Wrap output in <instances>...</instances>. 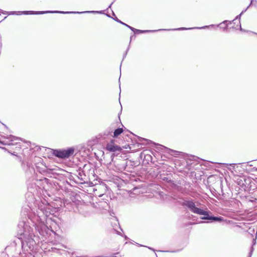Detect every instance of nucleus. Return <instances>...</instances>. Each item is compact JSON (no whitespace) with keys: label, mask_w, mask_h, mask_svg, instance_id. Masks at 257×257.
Wrapping results in <instances>:
<instances>
[{"label":"nucleus","mask_w":257,"mask_h":257,"mask_svg":"<svg viewBox=\"0 0 257 257\" xmlns=\"http://www.w3.org/2000/svg\"><path fill=\"white\" fill-rule=\"evenodd\" d=\"M106 16H107V17H108L109 18H111V17L109 15H106Z\"/></svg>","instance_id":"nucleus-37"},{"label":"nucleus","mask_w":257,"mask_h":257,"mask_svg":"<svg viewBox=\"0 0 257 257\" xmlns=\"http://www.w3.org/2000/svg\"><path fill=\"white\" fill-rule=\"evenodd\" d=\"M191 157L193 158V159H194L195 160V158H197V159H199V158L196 157H195L194 156H191Z\"/></svg>","instance_id":"nucleus-32"},{"label":"nucleus","mask_w":257,"mask_h":257,"mask_svg":"<svg viewBox=\"0 0 257 257\" xmlns=\"http://www.w3.org/2000/svg\"><path fill=\"white\" fill-rule=\"evenodd\" d=\"M46 167L44 166L43 168H40L39 167H37V171H39L41 174H43L46 172Z\"/></svg>","instance_id":"nucleus-21"},{"label":"nucleus","mask_w":257,"mask_h":257,"mask_svg":"<svg viewBox=\"0 0 257 257\" xmlns=\"http://www.w3.org/2000/svg\"><path fill=\"white\" fill-rule=\"evenodd\" d=\"M239 26H240V31H244V30H243L241 28V24H240V22H239Z\"/></svg>","instance_id":"nucleus-31"},{"label":"nucleus","mask_w":257,"mask_h":257,"mask_svg":"<svg viewBox=\"0 0 257 257\" xmlns=\"http://www.w3.org/2000/svg\"><path fill=\"white\" fill-rule=\"evenodd\" d=\"M124 238L125 239H127V237L126 235H124Z\"/></svg>","instance_id":"nucleus-34"},{"label":"nucleus","mask_w":257,"mask_h":257,"mask_svg":"<svg viewBox=\"0 0 257 257\" xmlns=\"http://www.w3.org/2000/svg\"><path fill=\"white\" fill-rule=\"evenodd\" d=\"M155 256H156V257H158L157 254L156 253H155Z\"/></svg>","instance_id":"nucleus-39"},{"label":"nucleus","mask_w":257,"mask_h":257,"mask_svg":"<svg viewBox=\"0 0 257 257\" xmlns=\"http://www.w3.org/2000/svg\"><path fill=\"white\" fill-rule=\"evenodd\" d=\"M253 169L255 170H256L257 171V168H253Z\"/></svg>","instance_id":"nucleus-36"},{"label":"nucleus","mask_w":257,"mask_h":257,"mask_svg":"<svg viewBox=\"0 0 257 257\" xmlns=\"http://www.w3.org/2000/svg\"><path fill=\"white\" fill-rule=\"evenodd\" d=\"M112 14L115 17L114 18H113V19L117 22V23H119V24H122V25H124L125 26V27H127L128 29H130V28L132 27V26H129L128 25L122 22V21H121L120 20H119L116 16H115V14L114 13V12H112Z\"/></svg>","instance_id":"nucleus-18"},{"label":"nucleus","mask_w":257,"mask_h":257,"mask_svg":"<svg viewBox=\"0 0 257 257\" xmlns=\"http://www.w3.org/2000/svg\"><path fill=\"white\" fill-rule=\"evenodd\" d=\"M20 15H43L45 14H63V11H18Z\"/></svg>","instance_id":"nucleus-9"},{"label":"nucleus","mask_w":257,"mask_h":257,"mask_svg":"<svg viewBox=\"0 0 257 257\" xmlns=\"http://www.w3.org/2000/svg\"><path fill=\"white\" fill-rule=\"evenodd\" d=\"M162 251V252H176V251H174V250H173V251H169V250L163 251V250H162V251Z\"/></svg>","instance_id":"nucleus-30"},{"label":"nucleus","mask_w":257,"mask_h":257,"mask_svg":"<svg viewBox=\"0 0 257 257\" xmlns=\"http://www.w3.org/2000/svg\"><path fill=\"white\" fill-rule=\"evenodd\" d=\"M18 227V237L13 243L16 246H21L24 251H33L36 243L33 238L34 235L31 232V228L24 221L19 222Z\"/></svg>","instance_id":"nucleus-2"},{"label":"nucleus","mask_w":257,"mask_h":257,"mask_svg":"<svg viewBox=\"0 0 257 257\" xmlns=\"http://www.w3.org/2000/svg\"><path fill=\"white\" fill-rule=\"evenodd\" d=\"M123 132V128L121 127H118L114 130L113 132L112 137L114 138H117Z\"/></svg>","instance_id":"nucleus-17"},{"label":"nucleus","mask_w":257,"mask_h":257,"mask_svg":"<svg viewBox=\"0 0 257 257\" xmlns=\"http://www.w3.org/2000/svg\"><path fill=\"white\" fill-rule=\"evenodd\" d=\"M113 159H112V161L114 163V165L116 171L120 172L125 171V160H118L113 161Z\"/></svg>","instance_id":"nucleus-10"},{"label":"nucleus","mask_w":257,"mask_h":257,"mask_svg":"<svg viewBox=\"0 0 257 257\" xmlns=\"http://www.w3.org/2000/svg\"><path fill=\"white\" fill-rule=\"evenodd\" d=\"M129 49H130V46H128L127 48V50L125 52V53L123 54V59L126 57V55H127V52L129 50Z\"/></svg>","instance_id":"nucleus-27"},{"label":"nucleus","mask_w":257,"mask_h":257,"mask_svg":"<svg viewBox=\"0 0 257 257\" xmlns=\"http://www.w3.org/2000/svg\"><path fill=\"white\" fill-rule=\"evenodd\" d=\"M242 15H241V13H240L239 15H237L233 20H232V21H231V23H234L235 24L234 21H236V20H238L239 21V22H240V20L241 16Z\"/></svg>","instance_id":"nucleus-22"},{"label":"nucleus","mask_w":257,"mask_h":257,"mask_svg":"<svg viewBox=\"0 0 257 257\" xmlns=\"http://www.w3.org/2000/svg\"><path fill=\"white\" fill-rule=\"evenodd\" d=\"M112 4H113V2H112V3H111L109 5V6H108V8H111V5H112Z\"/></svg>","instance_id":"nucleus-33"},{"label":"nucleus","mask_w":257,"mask_h":257,"mask_svg":"<svg viewBox=\"0 0 257 257\" xmlns=\"http://www.w3.org/2000/svg\"><path fill=\"white\" fill-rule=\"evenodd\" d=\"M159 177L163 183H165L171 188H175L176 187L177 185L172 180V175L171 174H167V175L164 174H161Z\"/></svg>","instance_id":"nucleus-8"},{"label":"nucleus","mask_w":257,"mask_h":257,"mask_svg":"<svg viewBox=\"0 0 257 257\" xmlns=\"http://www.w3.org/2000/svg\"><path fill=\"white\" fill-rule=\"evenodd\" d=\"M137 244H138V245L140 246H145V247H146L148 248L149 249L152 250H153L154 252H155V251H156V250L154 248H152L151 247L147 246H145V245H142V244H139V243H137Z\"/></svg>","instance_id":"nucleus-24"},{"label":"nucleus","mask_w":257,"mask_h":257,"mask_svg":"<svg viewBox=\"0 0 257 257\" xmlns=\"http://www.w3.org/2000/svg\"><path fill=\"white\" fill-rule=\"evenodd\" d=\"M5 139L3 140V143H1V144L3 145H8V146H14L17 145L18 146L19 148H20L21 145L20 143H17L15 142L16 141H22V139L19 137H15L13 135H9L5 136L4 138Z\"/></svg>","instance_id":"nucleus-7"},{"label":"nucleus","mask_w":257,"mask_h":257,"mask_svg":"<svg viewBox=\"0 0 257 257\" xmlns=\"http://www.w3.org/2000/svg\"><path fill=\"white\" fill-rule=\"evenodd\" d=\"M138 142L143 145H149L150 144H153L155 145H157V146H159L160 148H161L162 150L164 149V151L165 152H167L172 155H177L179 153H181L180 152H179L177 151H175V150H172L171 149H169V148L166 147L163 145L156 144L155 143L153 142L152 141L149 140L147 139H145V138H142L140 137H138Z\"/></svg>","instance_id":"nucleus-6"},{"label":"nucleus","mask_w":257,"mask_h":257,"mask_svg":"<svg viewBox=\"0 0 257 257\" xmlns=\"http://www.w3.org/2000/svg\"><path fill=\"white\" fill-rule=\"evenodd\" d=\"M40 181L44 182V183L48 184L49 183L50 180H49V179H48L47 178L43 177L42 179H40Z\"/></svg>","instance_id":"nucleus-23"},{"label":"nucleus","mask_w":257,"mask_h":257,"mask_svg":"<svg viewBox=\"0 0 257 257\" xmlns=\"http://www.w3.org/2000/svg\"><path fill=\"white\" fill-rule=\"evenodd\" d=\"M114 231H115V232H116V233L117 234H118V235H121L120 232H119V231H116L115 229H114Z\"/></svg>","instance_id":"nucleus-28"},{"label":"nucleus","mask_w":257,"mask_h":257,"mask_svg":"<svg viewBox=\"0 0 257 257\" xmlns=\"http://www.w3.org/2000/svg\"><path fill=\"white\" fill-rule=\"evenodd\" d=\"M145 159H146L147 160H149L150 159H152V157L150 155H147L145 156Z\"/></svg>","instance_id":"nucleus-25"},{"label":"nucleus","mask_w":257,"mask_h":257,"mask_svg":"<svg viewBox=\"0 0 257 257\" xmlns=\"http://www.w3.org/2000/svg\"><path fill=\"white\" fill-rule=\"evenodd\" d=\"M254 1L256 3L257 2L256 0H251L250 3L249 5H248V6L245 9L243 10L241 12V15H243L247 11V10L252 5L253 2Z\"/></svg>","instance_id":"nucleus-20"},{"label":"nucleus","mask_w":257,"mask_h":257,"mask_svg":"<svg viewBox=\"0 0 257 257\" xmlns=\"http://www.w3.org/2000/svg\"><path fill=\"white\" fill-rule=\"evenodd\" d=\"M196 202L194 200L190 199H183V201L181 203V205L187 208L191 212L202 215L200 217L202 220H207V221H201L200 223H212V222H221L223 221L224 218L222 216H215L212 215V213L209 211L207 208L205 209L198 207V204H200L199 202Z\"/></svg>","instance_id":"nucleus-3"},{"label":"nucleus","mask_w":257,"mask_h":257,"mask_svg":"<svg viewBox=\"0 0 257 257\" xmlns=\"http://www.w3.org/2000/svg\"><path fill=\"white\" fill-rule=\"evenodd\" d=\"M103 14L104 12L103 11H83V12H76V11H63V14Z\"/></svg>","instance_id":"nucleus-12"},{"label":"nucleus","mask_w":257,"mask_h":257,"mask_svg":"<svg viewBox=\"0 0 257 257\" xmlns=\"http://www.w3.org/2000/svg\"><path fill=\"white\" fill-rule=\"evenodd\" d=\"M56 210V208L53 207L49 204L43 205L39 206L36 212H34L33 215H29V218L34 224L35 229L39 232L42 239H46L52 233L55 234L51 225L49 228L47 224L49 221H53L56 224L53 217L55 216L54 214Z\"/></svg>","instance_id":"nucleus-1"},{"label":"nucleus","mask_w":257,"mask_h":257,"mask_svg":"<svg viewBox=\"0 0 257 257\" xmlns=\"http://www.w3.org/2000/svg\"><path fill=\"white\" fill-rule=\"evenodd\" d=\"M215 25H211L210 26H205L201 27H194V28H185L181 27L179 28L173 29H159L156 30H141L134 28L132 27L130 28V29L133 31L135 34H144V33H152L155 32L157 31H169V30H173V31H182V30H192V29H203L209 28V27H214Z\"/></svg>","instance_id":"nucleus-4"},{"label":"nucleus","mask_w":257,"mask_h":257,"mask_svg":"<svg viewBox=\"0 0 257 257\" xmlns=\"http://www.w3.org/2000/svg\"><path fill=\"white\" fill-rule=\"evenodd\" d=\"M236 164H234V163H233V164H230V166H232V165H235Z\"/></svg>","instance_id":"nucleus-35"},{"label":"nucleus","mask_w":257,"mask_h":257,"mask_svg":"<svg viewBox=\"0 0 257 257\" xmlns=\"http://www.w3.org/2000/svg\"><path fill=\"white\" fill-rule=\"evenodd\" d=\"M106 257H117L116 256H106Z\"/></svg>","instance_id":"nucleus-38"},{"label":"nucleus","mask_w":257,"mask_h":257,"mask_svg":"<svg viewBox=\"0 0 257 257\" xmlns=\"http://www.w3.org/2000/svg\"><path fill=\"white\" fill-rule=\"evenodd\" d=\"M105 149L110 152H120L121 151V148L120 146L114 144L113 140H111L110 143L106 145Z\"/></svg>","instance_id":"nucleus-11"},{"label":"nucleus","mask_w":257,"mask_h":257,"mask_svg":"<svg viewBox=\"0 0 257 257\" xmlns=\"http://www.w3.org/2000/svg\"><path fill=\"white\" fill-rule=\"evenodd\" d=\"M134 36V35H132V36H131V37H130V44H131V41H132V39H133V37ZM130 46V44H129V46Z\"/></svg>","instance_id":"nucleus-29"},{"label":"nucleus","mask_w":257,"mask_h":257,"mask_svg":"<svg viewBox=\"0 0 257 257\" xmlns=\"http://www.w3.org/2000/svg\"><path fill=\"white\" fill-rule=\"evenodd\" d=\"M75 148L69 147L62 149H51V152L53 156L62 159H66L74 154Z\"/></svg>","instance_id":"nucleus-5"},{"label":"nucleus","mask_w":257,"mask_h":257,"mask_svg":"<svg viewBox=\"0 0 257 257\" xmlns=\"http://www.w3.org/2000/svg\"><path fill=\"white\" fill-rule=\"evenodd\" d=\"M125 171L128 172H132L136 166V163L132 160H125Z\"/></svg>","instance_id":"nucleus-15"},{"label":"nucleus","mask_w":257,"mask_h":257,"mask_svg":"<svg viewBox=\"0 0 257 257\" xmlns=\"http://www.w3.org/2000/svg\"><path fill=\"white\" fill-rule=\"evenodd\" d=\"M231 22L228 20H225L222 22L220 23L219 24L217 25L216 26L219 27L220 29H222L223 31L227 30L228 26L229 24H231Z\"/></svg>","instance_id":"nucleus-16"},{"label":"nucleus","mask_w":257,"mask_h":257,"mask_svg":"<svg viewBox=\"0 0 257 257\" xmlns=\"http://www.w3.org/2000/svg\"><path fill=\"white\" fill-rule=\"evenodd\" d=\"M238 184L241 187H243V183L242 182V181L241 180H240L238 182Z\"/></svg>","instance_id":"nucleus-26"},{"label":"nucleus","mask_w":257,"mask_h":257,"mask_svg":"<svg viewBox=\"0 0 257 257\" xmlns=\"http://www.w3.org/2000/svg\"><path fill=\"white\" fill-rule=\"evenodd\" d=\"M77 174L76 175L77 177L80 180L83 181L81 182V184H85L87 182V177L85 175L84 171L82 170L81 168H79L78 170L77 171Z\"/></svg>","instance_id":"nucleus-13"},{"label":"nucleus","mask_w":257,"mask_h":257,"mask_svg":"<svg viewBox=\"0 0 257 257\" xmlns=\"http://www.w3.org/2000/svg\"><path fill=\"white\" fill-rule=\"evenodd\" d=\"M113 132V130L111 128H108L106 130H105L104 132L100 133L98 136V137L99 139H102V140H105L108 138L109 136L112 137V133Z\"/></svg>","instance_id":"nucleus-14"},{"label":"nucleus","mask_w":257,"mask_h":257,"mask_svg":"<svg viewBox=\"0 0 257 257\" xmlns=\"http://www.w3.org/2000/svg\"><path fill=\"white\" fill-rule=\"evenodd\" d=\"M256 234H257V232L256 233ZM256 236L255 237V238H253V240H252V246L250 248V251L249 252L248 256V257H251V255H252V252H253V251L254 250V248H253V246L254 245L256 244Z\"/></svg>","instance_id":"nucleus-19"}]
</instances>
